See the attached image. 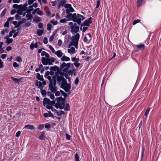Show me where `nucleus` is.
<instances>
[{
  "instance_id": "f257e3e1",
  "label": "nucleus",
  "mask_w": 161,
  "mask_h": 161,
  "mask_svg": "<svg viewBox=\"0 0 161 161\" xmlns=\"http://www.w3.org/2000/svg\"><path fill=\"white\" fill-rule=\"evenodd\" d=\"M49 90L52 93H54L57 90L56 85V76H53L52 80L49 81Z\"/></svg>"
},
{
  "instance_id": "f03ea898",
  "label": "nucleus",
  "mask_w": 161,
  "mask_h": 161,
  "mask_svg": "<svg viewBox=\"0 0 161 161\" xmlns=\"http://www.w3.org/2000/svg\"><path fill=\"white\" fill-rule=\"evenodd\" d=\"M55 100L57 101L54 105L56 108L63 109L64 108L65 103L64 102V99L63 98L59 97L56 98Z\"/></svg>"
},
{
  "instance_id": "7ed1b4c3",
  "label": "nucleus",
  "mask_w": 161,
  "mask_h": 161,
  "mask_svg": "<svg viewBox=\"0 0 161 161\" xmlns=\"http://www.w3.org/2000/svg\"><path fill=\"white\" fill-rule=\"evenodd\" d=\"M80 38V35L79 33H77L75 35L73 36L71 38L72 42H70L68 45V47H70L73 45L76 48L77 47L78 41Z\"/></svg>"
},
{
  "instance_id": "20e7f679",
  "label": "nucleus",
  "mask_w": 161,
  "mask_h": 161,
  "mask_svg": "<svg viewBox=\"0 0 161 161\" xmlns=\"http://www.w3.org/2000/svg\"><path fill=\"white\" fill-rule=\"evenodd\" d=\"M71 83H67L65 79H64L61 83V87L66 92H68L71 88Z\"/></svg>"
},
{
  "instance_id": "39448f33",
  "label": "nucleus",
  "mask_w": 161,
  "mask_h": 161,
  "mask_svg": "<svg viewBox=\"0 0 161 161\" xmlns=\"http://www.w3.org/2000/svg\"><path fill=\"white\" fill-rule=\"evenodd\" d=\"M55 61V58L53 57H51L50 58H46L44 57L42 58V63L44 65H52V63L54 62Z\"/></svg>"
},
{
  "instance_id": "423d86ee",
  "label": "nucleus",
  "mask_w": 161,
  "mask_h": 161,
  "mask_svg": "<svg viewBox=\"0 0 161 161\" xmlns=\"http://www.w3.org/2000/svg\"><path fill=\"white\" fill-rule=\"evenodd\" d=\"M71 65L73 66L72 64L69 63L66 64L65 62H63L60 66V68L61 69H63V71L64 72H67L69 69L71 68Z\"/></svg>"
},
{
  "instance_id": "0eeeda50",
  "label": "nucleus",
  "mask_w": 161,
  "mask_h": 161,
  "mask_svg": "<svg viewBox=\"0 0 161 161\" xmlns=\"http://www.w3.org/2000/svg\"><path fill=\"white\" fill-rule=\"evenodd\" d=\"M84 19V17L82 15L79 14H76L75 16L73 19V21L76 22L78 24L80 25L82 20Z\"/></svg>"
},
{
  "instance_id": "6e6552de",
  "label": "nucleus",
  "mask_w": 161,
  "mask_h": 161,
  "mask_svg": "<svg viewBox=\"0 0 161 161\" xmlns=\"http://www.w3.org/2000/svg\"><path fill=\"white\" fill-rule=\"evenodd\" d=\"M79 27L77 25L76 23H75L74 25L71 26V32L73 35L75 34L79 31Z\"/></svg>"
},
{
  "instance_id": "1a4fd4ad",
  "label": "nucleus",
  "mask_w": 161,
  "mask_h": 161,
  "mask_svg": "<svg viewBox=\"0 0 161 161\" xmlns=\"http://www.w3.org/2000/svg\"><path fill=\"white\" fill-rule=\"evenodd\" d=\"M44 76L49 81L53 80V76H56V75H54V73L53 72H49L48 71L46 72Z\"/></svg>"
},
{
  "instance_id": "9d476101",
  "label": "nucleus",
  "mask_w": 161,
  "mask_h": 161,
  "mask_svg": "<svg viewBox=\"0 0 161 161\" xmlns=\"http://www.w3.org/2000/svg\"><path fill=\"white\" fill-rule=\"evenodd\" d=\"M42 82L40 81H38L37 80L36 81L35 85L37 86L38 88L40 89H43L44 86L46 84V82L45 80L42 81Z\"/></svg>"
},
{
  "instance_id": "9b49d317",
  "label": "nucleus",
  "mask_w": 161,
  "mask_h": 161,
  "mask_svg": "<svg viewBox=\"0 0 161 161\" xmlns=\"http://www.w3.org/2000/svg\"><path fill=\"white\" fill-rule=\"evenodd\" d=\"M135 47L137 49V50L135 51V52H138L139 51L143 50L145 48V46L142 43H140L139 44L135 45Z\"/></svg>"
},
{
  "instance_id": "f8f14e48",
  "label": "nucleus",
  "mask_w": 161,
  "mask_h": 161,
  "mask_svg": "<svg viewBox=\"0 0 161 161\" xmlns=\"http://www.w3.org/2000/svg\"><path fill=\"white\" fill-rule=\"evenodd\" d=\"M43 105L45 106L47 104H49L50 103H55V101L54 100L52 101L49 99L47 98H44L43 102Z\"/></svg>"
},
{
  "instance_id": "ddd939ff",
  "label": "nucleus",
  "mask_w": 161,
  "mask_h": 161,
  "mask_svg": "<svg viewBox=\"0 0 161 161\" xmlns=\"http://www.w3.org/2000/svg\"><path fill=\"white\" fill-rule=\"evenodd\" d=\"M92 18L90 17L88 19H86L83 22V25L88 26L90 24L92 23Z\"/></svg>"
},
{
  "instance_id": "4468645a",
  "label": "nucleus",
  "mask_w": 161,
  "mask_h": 161,
  "mask_svg": "<svg viewBox=\"0 0 161 161\" xmlns=\"http://www.w3.org/2000/svg\"><path fill=\"white\" fill-rule=\"evenodd\" d=\"M67 15L66 16V18L68 20H70L72 19L73 20V19L75 16L76 14L74 13L73 14L71 13H69V14H67Z\"/></svg>"
},
{
  "instance_id": "2eb2a0df",
  "label": "nucleus",
  "mask_w": 161,
  "mask_h": 161,
  "mask_svg": "<svg viewBox=\"0 0 161 161\" xmlns=\"http://www.w3.org/2000/svg\"><path fill=\"white\" fill-rule=\"evenodd\" d=\"M64 79L63 77L60 76L58 75L57 76H56V80H57L58 82V83L60 84H61V82L62 81L63 79Z\"/></svg>"
},
{
  "instance_id": "dca6fc26",
  "label": "nucleus",
  "mask_w": 161,
  "mask_h": 161,
  "mask_svg": "<svg viewBox=\"0 0 161 161\" xmlns=\"http://www.w3.org/2000/svg\"><path fill=\"white\" fill-rule=\"evenodd\" d=\"M48 113H44L43 116L47 118L48 117H53V114L50 111H48Z\"/></svg>"
},
{
  "instance_id": "f3484780",
  "label": "nucleus",
  "mask_w": 161,
  "mask_h": 161,
  "mask_svg": "<svg viewBox=\"0 0 161 161\" xmlns=\"http://www.w3.org/2000/svg\"><path fill=\"white\" fill-rule=\"evenodd\" d=\"M54 54L59 58H60L62 57L63 53L60 50H58L55 52Z\"/></svg>"
},
{
  "instance_id": "a211bd4d",
  "label": "nucleus",
  "mask_w": 161,
  "mask_h": 161,
  "mask_svg": "<svg viewBox=\"0 0 161 161\" xmlns=\"http://www.w3.org/2000/svg\"><path fill=\"white\" fill-rule=\"evenodd\" d=\"M24 128L31 130H33L35 129V127L33 125H27L25 126Z\"/></svg>"
},
{
  "instance_id": "6ab92c4d",
  "label": "nucleus",
  "mask_w": 161,
  "mask_h": 161,
  "mask_svg": "<svg viewBox=\"0 0 161 161\" xmlns=\"http://www.w3.org/2000/svg\"><path fill=\"white\" fill-rule=\"evenodd\" d=\"M67 51L70 54H74L75 53V50L74 47H72L70 49H68Z\"/></svg>"
},
{
  "instance_id": "aec40b11",
  "label": "nucleus",
  "mask_w": 161,
  "mask_h": 161,
  "mask_svg": "<svg viewBox=\"0 0 161 161\" xmlns=\"http://www.w3.org/2000/svg\"><path fill=\"white\" fill-rule=\"evenodd\" d=\"M61 60L62 61H68L70 60V59L69 58L65 56V55L63 56L61 58Z\"/></svg>"
},
{
  "instance_id": "412c9836",
  "label": "nucleus",
  "mask_w": 161,
  "mask_h": 161,
  "mask_svg": "<svg viewBox=\"0 0 161 161\" xmlns=\"http://www.w3.org/2000/svg\"><path fill=\"white\" fill-rule=\"evenodd\" d=\"M36 78L38 80H40L41 81L45 80L43 78L42 75H41L40 74L38 73H37L36 74Z\"/></svg>"
},
{
  "instance_id": "4be33fe9",
  "label": "nucleus",
  "mask_w": 161,
  "mask_h": 161,
  "mask_svg": "<svg viewBox=\"0 0 161 161\" xmlns=\"http://www.w3.org/2000/svg\"><path fill=\"white\" fill-rule=\"evenodd\" d=\"M144 0H137V6L140 7L144 4Z\"/></svg>"
},
{
  "instance_id": "5701e85b",
  "label": "nucleus",
  "mask_w": 161,
  "mask_h": 161,
  "mask_svg": "<svg viewBox=\"0 0 161 161\" xmlns=\"http://www.w3.org/2000/svg\"><path fill=\"white\" fill-rule=\"evenodd\" d=\"M41 55L42 56H45L46 58H49L50 57V55L49 54L44 51L42 52Z\"/></svg>"
},
{
  "instance_id": "b1692460",
  "label": "nucleus",
  "mask_w": 161,
  "mask_h": 161,
  "mask_svg": "<svg viewBox=\"0 0 161 161\" xmlns=\"http://www.w3.org/2000/svg\"><path fill=\"white\" fill-rule=\"evenodd\" d=\"M11 78L14 82L15 83H17L19 82L21 79V78H19V79H17V78H14L13 76L11 77Z\"/></svg>"
},
{
  "instance_id": "393cba45",
  "label": "nucleus",
  "mask_w": 161,
  "mask_h": 161,
  "mask_svg": "<svg viewBox=\"0 0 161 161\" xmlns=\"http://www.w3.org/2000/svg\"><path fill=\"white\" fill-rule=\"evenodd\" d=\"M41 135L39 137V139L42 140L44 139V136L45 135V133L44 131L41 132Z\"/></svg>"
},
{
  "instance_id": "a878e982",
  "label": "nucleus",
  "mask_w": 161,
  "mask_h": 161,
  "mask_svg": "<svg viewBox=\"0 0 161 161\" xmlns=\"http://www.w3.org/2000/svg\"><path fill=\"white\" fill-rule=\"evenodd\" d=\"M74 11V8H71L66 9L65 10V12L67 14H69V13H70V12H73Z\"/></svg>"
},
{
  "instance_id": "bb28decb",
  "label": "nucleus",
  "mask_w": 161,
  "mask_h": 161,
  "mask_svg": "<svg viewBox=\"0 0 161 161\" xmlns=\"http://www.w3.org/2000/svg\"><path fill=\"white\" fill-rule=\"evenodd\" d=\"M42 89H40L41 93L43 97H45L46 95V91L45 90H43Z\"/></svg>"
},
{
  "instance_id": "cd10ccee",
  "label": "nucleus",
  "mask_w": 161,
  "mask_h": 161,
  "mask_svg": "<svg viewBox=\"0 0 161 161\" xmlns=\"http://www.w3.org/2000/svg\"><path fill=\"white\" fill-rule=\"evenodd\" d=\"M47 95L48 96H50V97L51 99L54 100L55 96L54 94H51L50 92H48Z\"/></svg>"
},
{
  "instance_id": "c85d7f7f",
  "label": "nucleus",
  "mask_w": 161,
  "mask_h": 161,
  "mask_svg": "<svg viewBox=\"0 0 161 161\" xmlns=\"http://www.w3.org/2000/svg\"><path fill=\"white\" fill-rule=\"evenodd\" d=\"M75 161H80L79 156L77 152L75 155Z\"/></svg>"
},
{
  "instance_id": "c756f323",
  "label": "nucleus",
  "mask_w": 161,
  "mask_h": 161,
  "mask_svg": "<svg viewBox=\"0 0 161 161\" xmlns=\"http://www.w3.org/2000/svg\"><path fill=\"white\" fill-rule=\"evenodd\" d=\"M43 30H37V33L39 36H41L43 34Z\"/></svg>"
},
{
  "instance_id": "7c9ffc66",
  "label": "nucleus",
  "mask_w": 161,
  "mask_h": 161,
  "mask_svg": "<svg viewBox=\"0 0 161 161\" xmlns=\"http://www.w3.org/2000/svg\"><path fill=\"white\" fill-rule=\"evenodd\" d=\"M33 21L35 22H38L40 21L41 19L38 16H37L34 19Z\"/></svg>"
},
{
  "instance_id": "2f4dec72",
  "label": "nucleus",
  "mask_w": 161,
  "mask_h": 161,
  "mask_svg": "<svg viewBox=\"0 0 161 161\" xmlns=\"http://www.w3.org/2000/svg\"><path fill=\"white\" fill-rule=\"evenodd\" d=\"M64 7L65 8L67 9L71 8H72L71 4L68 3H66L64 5Z\"/></svg>"
},
{
  "instance_id": "473e14b6",
  "label": "nucleus",
  "mask_w": 161,
  "mask_h": 161,
  "mask_svg": "<svg viewBox=\"0 0 161 161\" xmlns=\"http://www.w3.org/2000/svg\"><path fill=\"white\" fill-rule=\"evenodd\" d=\"M7 11V9L6 8H5L3 10L1 14H0V16L1 17H2L5 14H6Z\"/></svg>"
},
{
  "instance_id": "72a5a7b5",
  "label": "nucleus",
  "mask_w": 161,
  "mask_h": 161,
  "mask_svg": "<svg viewBox=\"0 0 161 161\" xmlns=\"http://www.w3.org/2000/svg\"><path fill=\"white\" fill-rule=\"evenodd\" d=\"M55 103H50L49 104H47L46 105V107L47 109H50L51 107H52V105L54 104Z\"/></svg>"
},
{
  "instance_id": "f704fd0d",
  "label": "nucleus",
  "mask_w": 161,
  "mask_h": 161,
  "mask_svg": "<svg viewBox=\"0 0 161 161\" xmlns=\"http://www.w3.org/2000/svg\"><path fill=\"white\" fill-rule=\"evenodd\" d=\"M64 110L69 111L70 109L69 105L68 103H67L66 105V107L64 108Z\"/></svg>"
},
{
  "instance_id": "c9c22d12",
  "label": "nucleus",
  "mask_w": 161,
  "mask_h": 161,
  "mask_svg": "<svg viewBox=\"0 0 161 161\" xmlns=\"http://www.w3.org/2000/svg\"><path fill=\"white\" fill-rule=\"evenodd\" d=\"M72 61L74 62H79V59L76 58V57L72 58H71Z\"/></svg>"
},
{
  "instance_id": "e433bc0d",
  "label": "nucleus",
  "mask_w": 161,
  "mask_h": 161,
  "mask_svg": "<svg viewBox=\"0 0 161 161\" xmlns=\"http://www.w3.org/2000/svg\"><path fill=\"white\" fill-rule=\"evenodd\" d=\"M52 25L50 23H48L47 25V31H50L51 30Z\"/></svg>"
},
{
  "instance_id": "4c0bfd02",
  "label": "nucleus",
  "mask_w": 161,
  "mask_h": 161,
  "mask_svg": "<svg viewBox=\"0 0 161 161\" xmlns=\"http://www.w3.org/2000/svg\"><path fill=\"white\" fill-rule=\"evenodd\" d=\"M144 152H145V148L144 146H142V152H141V159H142L143 157Z\"/></svg>"
},
{
  "instance_id": "58836bf2",
  "label": "nucleus",
  "mask_w": 161,
  "mask_h": 161,
  "mask_svg": "<svg viewBox=\"0 0 161 161\" xmlns=\"http://www.w3.org/2000/svg\"><path fill=\"white\" fill-rule=\"evenodd\" d=\"M13 41V39L12 38H9L6 41V42L7 44H9L12 43Z\"/></svg>"
},
{
  "instance_id": "ea45409f",
  "label": "nucleus",
  "mask_w": 161,
  "mask_h": 161,
  "mask_svg": "<svg viewBox=\"0 0 161 161\" xmlns=\"http://www.w3.org/2000/svg\"><path fill=\"white\" fill-rule=\"evenodd\" d=\"M83 40L85 42H86L87 43H89V42H90V40H89V38H88V39L87 38L86 36H85L84 37Z\"/></svg>"
},
{
  "instance_id": "a19ab883",
  "label": "nucleus",
  "mask_w": 161,
  "mask_h": 161,
  "mask_svg": "<svg viewBox=\"0 0 161 161\" xmlns=\"http://www.w3.org/2000/svg\"><path fill=\"white\" fill-rule=\"evenodd\" d=\"M37 14L40 15L42 16L43 15V12L41 10H38L37 12Z\"/></svg>"
},
{
  "instance_id": "79ce46f5",
  "label": "nucleus",
  "mask_w": 161,
  "mask_h": 161,
  "mask_svg": "<svg viewBox=\"0 0 161 161\" xmlns=\"http://www.w3.org/2000/svg\"><path fill=\"white\" fill-rule=\"evenodd\" d=\"M49 48L51 50L53 53H55V51L54 49L51 45H49Z\"/></svg>"
},
{
  "instance_id": "37998d69",
  "label": "nucleus",
  "mask_w": 161,
  "mask_h": 161,
  "mask_svg": "<svg viewBox=\"0 0 161 161\" xmlns=\"http://www.w3.org/2000/svg\"><path fill=\"white\" fill-rule=\"evenodd\" d=\"M33 6H32V5L29 6L28 11L30 12H31L33 9Z\"/></svg>"
},
{
  "instance_id": "c03bdc74",
  "label": "nucleus",
  "mask_w": 161,
  "mask_h": 161,
  "mask_svg": "<svg viewBox=\"0 0 161 161\" xmlns=\"http://www.w3.org/2000/svg\"><path fill=\"white\" fill-rule=\"evenodd\" d=\"M61 94H62L63 96L64 97V98H66L67 97V94L64 92L63 91L61 90L60 91Z\"/></svg>"
},
{
  "instance_id": "a18cd8bd",
  "label": "nucleus",
  "mask_w": 161,
  "mask_h": 161,
  "mask_svg": "<svg viewBox=\"0 0 161 161\" xmlns=\"http://www.w3.org/2000/svg\"><path fill=\"white\" fill-rule=\"evenodd\" d=\"M78 62H74V63L75 66L76 68H78L80 65V63H78Z\"/></svg>"
},
{
  "instance_id": "49530a36",
  "label": "nucleus",
  "mask_w": 161,
  "mask_h": 161,
  "mask_svg": "<svg viewBox=\"0 0 161 161\" xmlns=\"http://www.w3.org/2000/svg\"><path fill=\"white\" fill-rule=\"evenodd\" d=\"M50 22L53 25H55L57 24V21L54 20H51Z\"/></svg>"
},
{
  "instance_id": "de8ad7c7",
  "label": "nucleus",
  "mask_w": 161,
  "mask_h": 161,
  "mask_svg": "<svg viewBox=\"0 0 161 161\" xmlns=\"http://www.w3.org/2000/svg\"><path fill=\"white\" fill-rule=\"evenodd\" d=\"M54 35V34H53L52 35L50 36L49 38V41L50 42H51L53 40Z\"/></svg>"
},
{
  "instance_id": "09e8293b",
  "label": "nucleus",
  "mask_w": 161,
  "mask_h": 161,
  "mask_svg": "<svg viewBox=\"0 0 161 161\" xmlns=\"http://www.w3.org/2000/svg\"><path fill=\"white\" fill-rule=\"evenodd\" d=\"M44 125L45 128L47 129H49L51 126L50 124L48 123L45 124Z\"/></svg>"
},
{
  "instance_id": "8fccbe9b",
  "label": "nucleus",
  "mask_w": 161,
  "mask_h": 161,
  "mask_svg": "<svg viewBox=\"0 0 161 161\" xmlns=\"http://www.w3.org/2000/svg\"><path fill=\"white\" fill-rule=\"evenodd\" d=\"M16 61L18 62H20L22 61V59L19 57L18 56L16 57Z\"/></svg>"
},
{
  "instance_id": "3c124183",
  "label": "nucleus",
  "mask_w": 161,
  "mask_h": 161,
  "mask_svg": "<svg viewBox=\"0 0 161 161\" xmlns=\"http://www.w3.org/2000/svg\"><path fill=\"white\" fill-rule=\"evenodd\" d=\"M67 21V19L65 18L62 19L60 20V22L61 23H64Z\"/></svg>"
},
{
  "instance_id": "603ef678",
  "label": "nucleus",
  "mask_w": 161,
  "mask_h": 161,
  "mask_svg": "<svg viewBox=\"0 0 161 161\" xmlns=\"http://www.w3.org/2000/svg\"><path fill=\"white\" fill-rule=\"evenodd\" d=\"M149 110H150V108H147V110H146L145 112V114H144V115L146 116H147L149 112Z\"/></svg>"
},
{
  "instance_id": "864d4df0",
  "label": "nucleus",
  "mask_w": 161,
  "mask_h": 161,
  "mask_svg": "<svg viewBox=\"0 0 161 161\" xmlns=\"http://www.w3.org/2000/svg\"><path fill=\"white\" fill-rule=\"evenodd\" d=\"M43 26V24L42 23H40L38 25V27L39 28L41 29Z\"/></svg>"
},
{
  "instance_id": "5fc2aeb1",
  "label": "nucleus",
  "mask_w": 161,
  "mask_h": 161,
  "mask_svg": "<svg viewBox=\"0 0 161 161\" xmlns=\"http://www.w3.org/2000/svg\"><path fill=\"white\" fill-rule=\"evenodd\" d=\"M26 17L27 18L28 20L30 19L31 17V14H27L26 15Z\"/></svg>"
},
{
  "instance_id": "6e6d98bb",
  "label": "nucleus",
  "mask_w": 161,
  "mask_h": 161,
  "mask_svg": "<svg viewBox=\"0 0 161 161\" xmlns=\"http://www.w3.org/2000/svg\"><path fill=\"white\" fill-rule=\"evenodd\" d=\"M140 20L139 19L135 20L133 22V25H134L135 24H136L139 22H140Z\"/></svg>"
},
{
  "instance_id": "4d7b16f0",
  "label": "nucleus",
  "mask_w": 161,
  "mask_h": 161,
  "mask_svg": "<svg viewBox=\"0 0 161 161\" xmlns=\"http://www.w3.org/2000/svg\"><path fill=\"white\" fill-rule=\"evenodd\" d=\"M13 66L14 68H17L19 67V65L16 62H15L13 63Z\"/></svg>"
},
{
  "instance_id": "13d9d810",
  "label": "nucleus",
  "mask_w": 161,
  "mask_h": 161,
  "mask_svg": "<svg viewBox=\"0 0 161 161\" xmlns=\"http://www.w3.org/2000/svg\"><path fill=\"white\" fill-rule=\"evenodd\" d=\"M44 128V125L43 124H40L38 127V129L39 130H42Z\"/></svg>"
},
{
  "instance_id": "bf43d9fd",
  "label": "nucleus",
  "mask_w": 161,
  "mask_h": 161,
  "mask_svg": "<svg viewBox=\"0 0 161 161\" xmlns=\"http://www.w3.org/2000/svg\"><path fill=\"white\" fill-rule=\"evenodd\" d=\"M36 0H28V4L31 5Z\"/></svg>"
},
{
  "instance_id": "052dcab7",
  "label": "nucleus",
  "mask_w": 161,
  "mask_h": 161,
  "mask_svg": "<svg viewBox=\"0 0 161 161\" xmlns=\"http://www.w3.org/2000/svg\"><path fill=\"white\" fill-rule=\"evenodd\" d=\"M43 42L44 44H47L48 42L47 38L46 37H44L43 39Z\"/></svg>"
},
{
  "instance_id": "680f3d73",
  "label": "nucleus",
  "mask_w": 161,
  "mask_h": 161,
  "mask_svg": "<svg viewBox=\"0 0 161 161\" xmlns=\"http://www.w3.org/2000/svg\"><path fill=\"white\" fill-rule=\"evenodd\" d=\"M34 45L35 44L34 43H31L30 45V48L31 50H33L34 49V48H35Z\"/></svg>"
},
{
  "instance_id": "e2e57ef3",
  "label": "nucleus",
  "mask_w": 161,
  "mask_h": 161,
  "mask_svg": "<svg viewBox=\"0 0 161 161\" xmlns=\"http://www.w3.org/2000/svg\"><path fill=\"white\" fill-rule=\"evenodd\" d=\"M3 66V63L1 59H0V68H2Z\"/></svg>"
},
{
  "instance_id": "0e129e2a",
  "label": "nucleus",
  "mask_w": 161,
  "mask_h": 161,
  "mask_svg": "<svg viewBox=\"0 0 161 161\" xmlns=\"http://www.w3.org/2000/svg\"><path fill=\"white\" fill-rule=\"evenodd\" d=\"M71 137V136L67 134H66V139L68 140H69L70 139V137Z\"/></svg>"
},
{
  "instance_id": "69168bd1",
  "label": "nucleus",
  "mask_w": 161,
  "mask_h": 161,
  "mask_svg": "<svg viewBox=\"0 0 161 161\" xmlns=\"http://www.w3.org/2000/svg\"><path fill=\"white\" fill-rule=\"evenodd\" d=\"M9 23L8 21H7L4 24V26L5 27H8L9 26Z\"/></svg>"
},
{
  "instance_id": "338daca9",
  "label": "nucleus",
  "mask_w": 161,
  "mask_h": 161,
  "mask_svg": "<svg viewBox=\"0 0 161 161\" xmlns=\"http://www.w3.org/2000/svg\"><path fill=\"white\" fill-rule=\"evenodd\" d=\"M51 5L53 6H55L57 3L56 1H52L51 2Z\"/></svg>"
},
{
  "instance_id": "774afa93",
  "label": "nucleus",
  "mask_w": 161,
  "mask_h": 161,
  "mask_svg": "<svg viewBox=\"0 0 161 161\" xmlns=\"http://www.w3.org/2000/svg\"><path fill=\"white\" fill-rule=\"evenodd\" d=\"M21 134V132L20 131H19L16 133L15 134V136L17 137H18Z\"/></svg>"
}]
</instances>
